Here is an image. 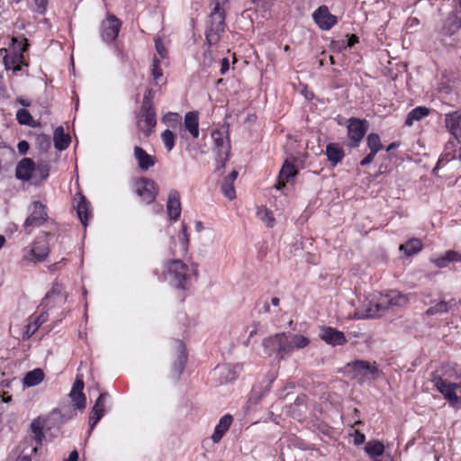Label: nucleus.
Here are the masks:
<instances>
[{"instance_id":"7","label":"nucleus","mask_w":461,"mask_h":461,"mask_svg":"<svg viewBox=\"0 0 461 461\" xmlns=\"http://www.w3.org/2000/svg\"><path fill=\"white\" fill-rule=\"evenodd\" d=\"M347 369L352 374V378L359 383L374 380L378 377L380 370L375 362L356 360L347 365Z\"/></svg>"},{"instance_id":"8","label":"nucleus","mask_w":461,"mask_h":461,"mask_svg":"<svg viewBox=\"0 0 461 461\" xmlns=\"http://www.w3.org/2000/svg\"><path fill=\"white\" fill-rule=\"evenodd\" d=\"M212 138L217 152V170L220 171L225 167L230 150L228 130L215 129L212 131Z\"/></svg>"},{"instance_id":"61","label":"nucleus","mask_w":461,"mask_h":461,"mask_svg":"<svg viewBox=\"0 0 461 461\" xmlns=\"http://www.w3.org/2000/svg\"><path fill=\"white\" fill-rule=\"evenodd\" d=\"M366 437L363 433L359 431H355L354 435V442L356 445H361L365 442Z\"/></svg>"},{"instance_id":"38","label":"nucleus","mask_w":461,"mask_h":461,"mask_svg":"<svg viewBox=\"0 0 461 461\" xmlns=\"http://www.w3.org/2000/svg\"><path fill=\"white\" fill-rule=\"evenodd\" d=\"M77 214L81 221V223L86 227L87 221L89 217V203L84 196H80V200L77 205Z\"/></svg>"},{"instance_id":"33","label":"nucleus","mask_w":461,"mask_h":461,"mask_svg":"<svg viewBox=\"0 0 461 461\" xmlns=\"http://www.w3.org/2000/svg\"><path fill=\"white\" fill-rule=\"evenodd\" d=\"M287 342L290 346V355L294 349H302L310 344V339L301 334H287Z\"/></svg>"},{"instance_id":"51","label":"nucleus","mask_w":461,"mask_h":461,"mask_svg":"<svg viewBox=\"0 0 461 461\" xmlns=\"http://www.w3.org/2000/svg\"><path fill=\"white\" fill-rule=\"evenodd\" d=\"M430 261L436 266L438 267V268H444L446 267L449 262H448V259H447V255L446 253L443 255V256H440V257H435L433 256L431 258H430Z\"/></svg>"},{"instance_id":"9","label":"nucleus","mask_w":461,"mask_h":461,"mask_svg":"<svg viewBox=\"0 0 461 461\" xmlns=\"http://www.w3.org/2000/svg\"><path fill=\"white\" fill-rule=\"evenodd\" d=\"M225 11H212L209 15L205 38L209 46L215 45L224 31Z\"/></svg>"},{"instance_id":"54","label":"nucleus","mask_w":461,"mask_h":461,"mask_svg":"<svg viewBox=\"0 0 461 461\" xmlns=\"http://www.w3.org/2000/svg\"><path fill=\"white\" fill-rule=\"evenodd\" d=\"M212 52L210 50L204 52L203 54V59L202 61V66L203 68H209L212 65Z\"/></svg>"},{"instance_id":"55","label":"nucleus","mask_w":461,"mask_h":461,"mask_svg":"<svg viewBox=\"0 0 461 461\" xmlns=\"http://www.w3.org/2000/svg\"><path fill=\"white\" fill-rule=\"evenodd\" d=\"M228 0H212V11H225L224 5L227 4Z\"/></svg>"},{"instance_id":"19","label":"nucleus","mask_w":461,"mask_h":461,"mask_svg":"<svg viewBox=\"0 0 461 461\" xmlns=\"http://www.w3.org/2000/svg\"><path fill=\"white\" fill-rule=\"evenodd\" d=\"M84 386L83 376L77 375L69 393V397L73 406L78 410L85 409L86 404V399L83 393Z\"/></svg>"},{"instance_id":"12","label":"nucleus","mask_w":461,"mask_h":461,"mask_svg":"<svg viewBox=\"0 0 461 461\" xmlns=\"http://www.w3.org/2000/svg\"><path fill=\"white\" fill-rule=\"evenodd\" d=\"M135 192L143 202L149 204L155 201L158 188L155 181L149 178L141 177L135 183Z\"/></svg>"},{"instance_id":"3","label":"nucleus","mask_w":461,"mask_h":461,"mask_svg":"<svg viewBox=\"0 0 461 461\" xmlns=\"http://www.w3.org/2000/svg\"><path fill=\"white\" fill-rule=\"evenodd\" d=\"M166 279L175 288L187 290L197 276V265L186 264L181 259L169 260L166 265Z\"/></svg>"},{"instance_id":"28","label":"nucleus","mask_w":461,"mask_h":461,"mask_svg":"<svg viewBox=\"0 0 461 461\" xmlns=\"http://www.w3.org/2000/svg\"><path fill=\"white\" fill-rule=\"evenodd\" d=\"M184 126L193 139L199 137V115L196 111H191L185 114Z\"/></svg>"},{"instance_id":"56","label":"nucleus","mask_w":461,"mask_h":461,"mask_svg":"<svg viewBox=\"0 0 461 461\" xmlns=\"http://www.w3.org/2000/svg\"><path fill=\"white\" fill-rule=\"evenodd\" d=\"M30 145L26 140H21L17 144L18 152L22 155L25 154L29 150Z\"/></svg>"},{"instance_id":"60","label":"nucleus","mask_w":461,"mask_h":461,"mask_svg":"<svg viewBox=\"0 0 461 461\" xmlns=\"http://www.w3.org/2000/svg\"><path fill=\"white\" fill-rule=\"evenodd\" d=\"M230 68V63L227 58H223L221 60V75H225Z\"/></svg>"},{"instance_id":"14","label":"nucleus","mask_w":461,"mask_h":461,"mask_svg":"<svg viewBox=\"0 0 461 461\" xmlns=\"http://www.w3.org/2000/svg\"><path fill=\"white\" fill-rule=\"evenodd\" d=\"M312 20L322 31H329L338 23V18L332 14L327 5H321L313 11Z\"/></svg>"},{"instance_id":"37","label":"nucleus","mask_w":461,"mask_h":461,"mask_svg":"<svg viewBox=\"0 0 461 461\" xmlns=\"http://www.w3.org/2000/svg\"><path fill=\"white\" fill-rule=\"evenodd\" d=\"M422 249V242L419 239H411L400 246V250L406 256H412Z\"/></svg>"},{"instance_id":"64","label":"nucleus","mask_w":461,"mask_h":461,"mask_svg":"<svg viewBox=\"0 0 461 461\" xmlns=\"http://www.w3.org/2000/svg\"><path fill=\"white\" fill-rule=\"evenodd\" d=\"M78 459V453L77 450H73L70 452L68 457L65 461H77Z\"/></svg>"},{"instance_id":"31","label":"nucleus","mask_w":461,"mask_h":461,"mask_svg":"<svg viewBox=\"0 0 461 461\" xmlns=\"http://www.w3.org/2000/svg\"><path fill=\"white\" fill-rule=\"evenodd\" d=\"M176 349H177L178 356H177L176 360L174 362L173 370H174L176 375L177 377H179L185 366V363H186V359H187V355L185 352V346L183 341L178 340L176 342Z\"/></svg>"},{"instance_id":"36","label":"nucleus","mask_w":461,"mask_h":461,"mask_svg":"<svg viewBox=\"0 0 461 461\" xmlns=\"http://www.w3.org/2000/svg\"><path fill=\"white\" fill-rule=\"evenodd\" d=\"M26 50V46L24 45L20 52H12L8 53L4 57V64L7 70H10L11 68H14L17 64L23 63V54Z\"/></svg>"},{"instance_id":"43","label":"nucleus","mask_w":461,"mask_h":461,"mask_svg":"<svg viewBox=\"0 0 461 461\" xmlns=\"http://www.w3.org/2000/svg\"><path fill=\"white\" fill-rule=\"evenodd\" d=\"M178 240L182 253L185 255L188 251L189 235L187 233V226L184 222L181 225V232L179 233Z\"/></svg>"},{"instance_id":"62","label":"nucleus","mask_w":461,"mask_h":461,"mask_svg":"<svg viewBox=\"0 0 461 461\" xmlns=\"http://www.w3.org/2000/svg\"><path fill=\"white\" fill-rule=\"evenodd\" d=\"M262 220L268 228H272L274 226L275 220L269 215V212L267 210L265 211V217Z\"/></svg>"},{"instance_id":"50","label":"nucleus","mask_w":461,"mask_h":461,"mask_svg":"<svg viewBox=\"0 0 461 461\" xmlns=\"http://www.w3.org/2000/svg\"><path fill=\"white\" fill-rule=\"evenodd\" d=\"M155 47H156L157 54L158 56V58L159 59H166L167 52L166 48L163 45L162 41L159 38L155 39Z\"/></svg>"},{"instance_id":"47","label":"nucleus","mask_w":461,"mask_h":461,"mask_svg":"<svg viewBox=\"0 0 461 461\" xmlns=\"http://www.w3.org/2000/svg\"><path fill=\"white\" fill-rule=\"evenodd\" d=\"M221 189L224 196L229 200H233L236 197L233 183L223 180Z\"/></svg>"},{"instance_id":"17","label":"nucleus","mask_w":461,"mask_h":461,"mask_svg":"<svg viewBox=\"0 0 461 461\" xmlns=\"http://www.w3.org/2000/svg\"><path fill=\"white\" fill-rule=\"evenodd\" d=\"M319 337L326 344L332 347L342 346L347 343L345 334L342 331L330 326H321L320 328Z\"/></svg>"},{"instance_id":"40","label":"nucleus","mask_w":461,"mask_h":461,"mask_svg":"<svg viewBox=\"0 0 461 461\" xmlns=\"http://www.w3.org/2000/svg\"><path fill=\"white\" fill-rule=\"evenodd\" d=\"M451 308H452V305L450 304V303H447L446 301H440L438 303H436L435 305L429 307L426 311V314L428 316H432V315H435L438 313H444V312H447L448 311H450Z\"/></svg>"},{"instance_id":"25","label":"nucleus","mask_w":461,"mask_h":461,"mask_svg":"<svg viewBox=\"0 0 461 461\" xmlns=\"http://www.w3.org/2000/svg\"><path fill=\"white\" fill-rule=\"evenodd\" d=\"M233 422V417L230 414L223 415L214 428L211 436L213 443H219Z\"/></svg>"},{"instance_id":"15","label":"nucleus","mask_w":461,"mask_h":461,"mask_svg":"<svg viewBox=\"0 0 461 461\" xmlns=\"http://www.w3.org/2000/svg\"><path fill=\"white\" fill-rule=\"evenodd\" d=\"M67 299L68 294L65 293L63 285L55 282L43 297L41 305H44L45 308H53L57 304L65 303Z\"/></svg>"},{"instance_id":"2","label":"nucleus","mask_w":461,"mask_h":461,"mask_svg":"<svg viewBox=\"0 0 461 461\" xmlns=\"http://www.w3.org/2000/svg\"><path fill=\"white\" fill-rule=\"evenodd\" d=\"M437 176L449 179L461 176V145L456 148L454 140H448L433 168Z\"/></svg>"},{"instance_id":"30","label":"nucleus","mask_w":461,"mask_h":461,"mask_svg":"<svg viewBox=\"0 0 461 461\" xmlns=\"http://www.w3.org/2000/svg\"><path fill=\"white\" fill-rule=\"evenodd\" d=\"M325 153L332 167H336L345 157L343 148L338 143H329L326 146Z\"/></svg>"},{"instance_id":"44","label":"nucleus","mask_w":461,"mask_h":461,"mask_svg":"<svg viewBox=\"0 0 461 461\" xmlns=\"http://www.w3.org/2000/svg\"><path fill=\"white\" fill-rule=\"evenodd\" d=\"M161 140L167 151H171L175 146V134L170 130H165L161 133Z\"/></svg>"},{"instance_id":"1","label":"nucleus","mask_w":461,"mask_h":461,"mask_svg":"<svg viewBox=\"0 0 461 461\" xmlns=\"http://www.w3.org/2000/svg\"><path fill=\"white\" fill-rule=\"evenodd\" d=\"M407 302V297L396 290H391L386 294H369L365 297L361 309L356 312V315L357 319L379 317L390 306L404 305Z\"/></svg>"},{"instance_id":"63","label":"nucleus","mask_w":461,"mask_h":461,"mask_svg":"<svg viewBox=\"0 0 461 461\" xmlns=\"http://www.w3.org/2000/svg\"><path fill=\"white\" fill-rule=\"evenodd\" d=\"M238 175V171L233 170L228 176L224 178V180L234 184V181L237 179Z\"/></svg>"},{"instance_id":"20","label":"nucleus","mask_w":461,"mask_h":461,"mask_svg":"<svg viewBox=\"0 0 461 461\" xmlns=\"http://www.w3.org/2000/svg\"><path fill=\"white\" fill-rule=\"evenodd\" d=\"M107 397V393H102L96 399L95 405L93 406L89 415L88 435L92 433L94 428L104 415V402Z\"/></svg>"},{"instance_id":"49","label":"nucleus","mask_w":461,"mask_h":461,"mask_svg":"<svg viewBox=\"0 0 461 461\" xmlns=\"http://www.w3.org/2000/svg\"><path fill=\"white\" fill-rule=\"evenodd\" d=\"M276 0H253L256 8L263 13L270 11Z\"/></svg>"},{"instance_id":"21","label":"nucleus","mask_w":461,"mask_h":461,"mask_svg":"<svg viewBox=\"0 0 461 461\" xmlns=\"http://www.w3.org/2000/svg\"><path fill=\"white\" fill-rule=\"evenodd\" d=\"M444 122L447 131L458 142H461V113L454 111L446 113Z\"/></svg>"},{"instance_id":"41","label":"nucleus","mask_w":461,"mask_h":461,"mask_svg":"<svg viewBox=\"0 0 461 461\" xmlns=\"http://www.w3.org/2000/svg\"><path fill=\"white\" fill-rule=\"evenodd\" d=\"M35 145L41 152H47L51 147L50 137L43 133L37 135Z\"/></svg>"},{"instance_id":"24","label":"nucleus","mask_w":461,"mask_h":461,"mask_svg":"<svg viewBox=\"0 0 461 461\" xmlns=\"http://www.w3.org/2000/svg\"><path fill=\"white\" fill-rule=\"evenodd\" d=\"M216 370L222 376L224 382H230L235 380L241 374L243 370V364H223L218 366Z\"/></svg>"},{"instance_id":"46","label":"nucleus","mask_w":461,"mask_h":461,"mask_svg":"<svg viewBox=\"0 0 461 461\" xmlns=\"http://www.w3.org/2000/svg\"><path fill=\"white\" fill-rule=\"evenodd\" d=\"M42 308H43V311L35 319V321H33V329L31 331V333L29 334V336H32L35 331L40 328V326L41 324H43L47 320H48V317H49V314H48V311L50 309V308H45L44 305H41Z\"/></svg>"},{"instance_id":"5","label":"nucleus","mask_w":461,"mask_h":461,"mask_svg":"<svg viewBox=\"0 0 461 461\" xmlns=\"http://www.w3.org/2000/svg\"><path fill=\"white\" fill-rule=\"evenodd\" d=\"M262 346L264 352L269 357L276 356L278 359H285L290 356V346L285 332L276 333L266 338Z\"/></svg>"},{"instance_id":"52","label":"nucleus","mask_w":461,"mask_h":461,"mask_svg":"<svg viewBox=\"0 0 461 461\" xmlns=\"http://www.w3.org/2000/svg\"><path fill=\"white\" fill-rule=\"evenodd\" d=\"M447 259H448L449 263L452 262H461V253L456 252L455 250H447L446 252Z\"/></svg>"},{"instance_id":"23","label":"nucleus","mask_w":461,"mask_h":461,"mask_svg":"<svg viewBox=\"0 0 461 461\" xmlns=\"http://www.w3.org/2000/svg\"><path fill=\"white\" fill-rule=\"evenodd\" d=\"M167 211L173 221H176L181 214L180 194L176 189H171L168 193Z\"/></svg>"},{"instance_id":"6","label":"nucleus","mask_w":461,"mask_h":461,"mask_svg":"<svg viewBox=\"0 0 461 461\" xmlns=\"http://www.w3.org/2000/svg\"><path fill=\"white\" fill-rule=\"evenodd\" d=\"M136 120L138 130L142 131L145 135L148 136L153 131L157 124V116L153 104L148 96H144Z\"/></svg>"},{"instance_id":"48","label":"nucleus","mask_w":461,"mask_h":461,"mask_svg":"<svg viewBox=\"0 0 461 461\" xmlns=\"http://www.w3.org/2000/svg\"><path fill=\"white\" fill-rule=\"evenodd\" d=\"M160 66H161L160 59L158 58L157 55H155L153 58V63H152V76H153L154 80L157 82V84L158 83V80L163 76L162 69H161Z\"/></svg>"},{"instance_id":"4","label":"nucleus","mask_w":461,"mask_h":461,"mask_svg":"<svg viewBox=\"0 0 461 461\" xmlns=\"http://www.w3.org/2000/svg\"><path fill=\"white\" fill-rule=\"evenodd\" d=\"M430 382L450 407L456 411L461 409V384L443 379L438 370L430 374Z\"/></svg>"},{"instance_id":"18","label":"nucleus","mask_w":461,"mask_h":461,"mask_svg":"<svg viewBox=\"0 0 461 461\" xmlns=\"http://www.w3.org/2000/svg\"><path fill=\"white\" fill-rule=\"evenodd\" d=\"M347 128L348 137L351 141H353L351 146L357 147L367 130L365 125V121L352 117L348 121Z\"/></svg>"},{"instance_id":"53","label":"nucleus","mask_w":461,"mask_h":461,"mask_svg":"<svg viewBox=\"0 0 461 461\" xmlns=\"http://www.w3.org/2000/svg\"><path fill=\"white\" fill-rule=\"evenodd\" d=\"M35 11L41 14H45L48 5V0H34Z\"/></svg>"},{"instance_id":"26","label":"nucleus","mask_w":461,"mask_h":461,"mask_svg":"<svg viewBox=\"0 0 461 461\" xmlns=\"http://www.w3.org/2000/svg\"><path fill=\"white\" fill-rule=\"evenodd\" d=\"M297 175V170L293 163H290L288 160H285L283 164V167L279 172L278 182L276 184V188H283L286 183H288L291 179H294Z\"/></svg>"},{"instance_id":"57","label":"nucleus","mask_w":461,"mask_h":461,"mask_svg":"<svg viewBox=\"0 0 461 461\" xmlns=\"http://www.w3.org/2000/svg\"><path fill=\"white\" fill-rule=\"evenodd\" d=\"M262 393L258 392L257 388H253L251 391L249 401L252 403H257V402L262 397Z\"/></svg>"},{"instance_id":"29","label":"nucleus","mask_w":461,"mask_h":461,"mask_svg":"<svg viewBox=\"0 0 461 461\" xmlns=\"http://www.w3.org/2000/svg\"><path fill=\"white\" fill-rule=\"evenodd\" d=\"M461 28V20L456 13L451 12L446 18L444 24L440 29V33L444 36H451Z\"/></svg>"},{"instance_id":"39","label":"nucleus","mask_w":461,"mask_h":461,"mask_svg":"<svg viewBox=\"0 0 461 461\" xmlns=\"http://www.w3.org/2000/svg\"><path fill=\"white\" fill-rule=\"evenodd\" d=\"M365 450L366 454L374 459L384 455V447L379 441H370L366 445Z\"/></svg>"},{"instance_id":"32","label":"nucleus","mask_w":461,"mask_h":461,"mask_svg":"<svg viewBox=\"0 0 461 461\" xmlns=\"http://www.w3.org/2000/svg\"><path fill=\"white\" fill-rule=\"evenodd\" d=\"M53 140L55 148L60 151L66 149L70 144V137L64 132L62 126L55 129Z\"/></svg>"},{"instance_id":"27","label":"nucleus","mask_w":461,"mask_h":461,"mask_svg":"<svg viewBox=\"0 0 461 461\" xmlns=\"http://www.w3.org/2000/svg\"><path fill=\"white\" fill-rule=\"evenodd\" d=\"M134 158L138 162L139 167L143 171L149 169L156 163V158L148 154L139 146L134 147Z\"/></svg>"},{"instance_id":"16","label":"nucleus","mask_w":461,"mask_h":461,"mask_svg":"<svg viewBox=\"0 0 461 461\" xmlns=\"http://www.w3.org/2000/svg\"><path fill=\"white\" fill-rule=\"evenodd\" d=\"M58 414L59 413L54 411L49 416H39L33 419L31 422L30 429L33 435V440L36 442L37 447L41 446L45 438V435L43 433L44 429L48 427L50 421Z\"/></svg>"},{"instance_id":"59","label":"nucleus","mask_w":461,"mask_h":461,"mask_svg":"<svg viewBox=\"0 0 461 461\" xmlns=\"http://www.w3.org/2000/svg\"><path fill=\"white\" fill-rule=\"evenodd\" d=\"M376 156V153L375 152H372L370 151L369 154H367L361 161H360V166L362 167H366L367 165H369L375 158V157Z\"/></svg>"},{"instance_id":"45","label":"nucleus","mask_w":461,"mask_h":461,"mask_svg":"<svg viewBox=\"0 0 461 461\" xmlns=\"http://www.w3.org/2000/svg\"><path fill=\"white\" fill-rule=\"evenodd\" d=\"M16 120L22 125L32 126L33 119L26 109H19L17 111Z\"/></svg>"},{"instance_id":"22","label":"nucleus","mask_w":461,"mask_h":461,"mask_svg":"<svg viewBox=\"0 0 461 461\" xmlns=\"http://www.w3.org/2000/svg\"><path fill=\"white\" fill-rule=\"evenodd\" d=\"M35 171V163L30 158L21 159L15 168V176L22 181H29Z\"/></svg>"},{"instance_id":"42","label":"nucleus","mask_w":461,"mask_h":461,"mask_svg":"<svg viewBox=\"0 0 461 461\" xmlns=\"http://www.w3.org/2000/svg\"><path fill=\"white\" fill-rule=\"evenodd\" d=\"M367 147L370 151L378 153L383 149V145L380 140V137L376 133H370L366 138Z\"/></svg>"},{"instance_id":"13","label":"nucleus","mask_w":461,"mask_h":461,"mask_svg":"<svg viewBox=\"0 0 461 461\" xmlns=\"http://www.w3.org/2000/svg\"><path fill=\"white\" fill-rule=\"evenodd\" d=\"M121 21L113 14H108L101 23V37L106 43L113 42L118 37Z\"/></svg>"},{"instance_id":"34","label":"nucleus","mask_w":461,"mask_h":461,"mask_svg":"<svg viewBox=\"0 0 461 461\" xmlns=\"http://www.w3.org/2000/svg\"><path fill=\"white\" fill-rule=\"evenodd\" d=\"M44 379V373L41 369L36 368L25 374L23 383L26 387L36 386Z\"/></svg>"},{"instance_id":"35","label":"nucleus","mask_w":461,"mask_h":461,"mask_svg":"<svg viewBox=\"0 0 461 461\" xmlns=\"http://www.w3.org/2000/svg\"><path fill=\"white\" fill-rule=\"evenodd\" d=\"M429 109L425 106H417L413 108L406 116L405 125L411 126L414 122L420 121L421 119L428 116Z\"/></svg>"},{"instance_id":"10","label":"nucleus","mask_w":461,"mask_h":461,"mask_svg":"<svg viewBox=\"0 0 461 461\" xmlns=\"http://www.w3.org/2000/svg\"><path fill=\"white\" fill-rule=\"evenodd\" d=\"M28 212L29 215L23 223L24 228L40 227L48 220L47 207L39 201L32 202L28 207Z\"/></svg>"},{"instance_id":"58","label":"nucleus","mask_w":461,"mask_h":461,"mask_svg":"<svg viewBox=\"0 0 461 461\" xmlns=\"http://www.w3.org/2000/svg\"><path fill=\"white\" fill-rule=\"evenodd\" d=\"M38 450V447L35 446L32 448L31 450V454H22L18 456L17 458V461H32V457H31V455L32 454H36Z\"/></svg>"},{"instance_id":"11","label":"nucleus","mask_w":461,"mask_h":461,"mask_svg":"<svg viewBox=\"0 0 461 461\" xmlns=\"http://www.w3.org/2000/svg\"><path fill=\"white\" fill-rule=\"evenodd\" d=\"M50 253L49 244L46 240H35L30 248L23 249V261L42 262Z\"/></svg>"}]
</instances>
